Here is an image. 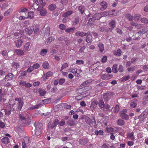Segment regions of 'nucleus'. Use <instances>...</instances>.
<instances>
[{
    "label": "nucleus",
    "instance_id": "1",
    "mask_svg": "<svg viewBox=\"0 0 148 148\" xmlns=\"http://www.w3.org/2000/svg\"><path fill=\"white\" fill-rule=\"evenodd\" d=\"M34 125L35 127L34 132L36 135L38 136L41 133V130L42 129V124L40 123H35Z\"/></svg>",
    "mask_w": 148,
    "mask_h": 148
},
{
    "label": "nucleus",
    "instance_id": "2",
    "mask_svg": "<svg viewBox=\"0 0 148 148\" xmlns=\"http://www.w3.org/2000/svg\"><path fill=\"white\" fill-rule=\"evenodd\" d=\"M28 10L27 9L25 8L22 7L21 8L20 10H19V13H20V15L19 17V20L25 19L27 18V17H26V13Z\"/></svg>",
    "mask_w": 148,
    "mask_h": 148
},
{
    "label": "nucleus",
    "instance_id": "3",
    "mask_svg": "<svg viewBox=\"0 0 148 148\" xmlns=\"http://www.w3.org/2000/svg\"><path fill=\"white\" fill-rule=\"evenodd\" d=\"M85 120L87 124L90 125H92L95 128L97 127V125L94 117H92V119H91L88 117H86L85 118Z\"/></svg>",
    "mask_w": 148,
    "mask_h": 148
},
{
    "label": "nucleus",
    "instance_id": "4",
    "mask_svg": "<svg viewBox=\"0 0 148 148\" xmlns=\"http://www.w3.org/2000/svg\"><path fill=\"white\" fill-rule=\"evenodd\" d=\"M27 119L24 116V115L20 114L19 115V125L23 126L26 124Z\"/></svg>",
    "mask_w": 148,
    "mask_h": 148
},
{
    "label": "nucleus",
    "instance_id": "5",
    "mask_svg": "<svg viewBox=\"0 0 148 148\" xmlns=\"http://www.w3.org/2000/svg\"><path fill=\"white\" fill-rule=\"evenodd\" d=\"M34 1L35 3L33 4V6L34 7H35L36 5L38 6L37 9L42 8L45 5V3L43 2L42 0H34Z\"/></svg>",
    "mask_w": 148,
    "mask_h": 148
},
{
    "label": "nucleus",
    "instance_id": "6",
    "mask_svg": "<svg viewBox=\"0 0 148 148\" xmlns=\"http://www.w3.org/2000/svg\"><path fill=\"white\" fill-rule=\"evenodd\" d=\"M112 77V75L108 73L101 74L100 75V78L103 80H108L111 78Z\"/></svg>",
    "mask_w": 148,
    "mask_h": 148
},
{
    "label": "nucleus",
    "instance_id": "7",
    "mask_svg": "<svg viewBox=\"0 0 148 148\" xmlns=\"http://www.w3.org/2000/svg\"><path fill=\"white\" fill-rule=\"evenodd\" d=\"M70 72L73 73L74 75L76 77H78L81 71L79 69H77L75 68H72L69 69Z\"/></svg>",
    "mask_w": 148,
    "mask_h": 148
},
{
    "label": "nucleus",
    "instance_id": "8",
    "mask_svg": "<svg viewBox=\"0 0 148 148\" xmlns=\"http://www.w3.org/2000/svg\"><path fill=\"white\" fill-rule=\"evenodd\" d=\"M127 112V110L126 109H123L121 112L120 116L123 119L127 120L129 117L128 115L126 113Z\"/></svg>",
    "mask_w": 148,
    "mask_h": 148
},
{
    "label": "nucleus",
    "instance_id": "9",
    "mask_svg": "<svg viewBox=\"0 0 148 148\" xmlns=\"http://www.w3.org/2000/svg\"><path fill=\"white\" fill-rule=\"evenodd\" d=\"M105 12L96 13L93 16V19L95 20L100 19L103 16H104V13Z\"/></svg>",
    "mask_w": 148,
    "mask_h": 148
},
{
    "label": "nucleus",
    "instance_id": "10",
    "mask_svg": "<svg viewBox=\"0 0 148 148\" xmlns=\"http://www.w3.org/2000/svg\"><path fill=\"white\" fill-rule=\"evenodd\" d=\"M34 27L33 26H31L25 28V32L29 35L31 34L34 31Z\"/></svg>",
    "mask_w": 148,
    "mask_h": 148
},
{
    "label": "nucleus",
    "instance_id": "11",
    "mask_svg": "<svg viewBox=\"0 0 148 148\" xmlns=\"http://www.w3.org/2000/svg\"><path fill=\"white\" fill-rule=\"evenodd\" d=\"M53 74V72L51 71L47 72L46 74L43 75L42 76V78L43 80L46 81L48 78L51 76Z\"/></svg>",
    "mask_w": 148,
    "mask_h": 148
},
{
    "label": "nucleus",
    "instance_id": "12",
    "mask_svg": "<svg viewBox=\"0 0 148 148\" xmlns=\"http://www.w3.org/2000/svg\"><path fill=\"white\" fill-rule=\"evenodd\" d=\"M112 96L111 92H106L103 94V98L105 100L107 101L110 99Z\"/></svg>",
    "mask_w": 148,
    "mask_h": 148
},
{
    "label": "nucleus",
    "instance_id": "13",
    "mask_svg": "<svg viewBox=\"0 0 148 148\" xmlns=\"http://www.w3.org/2000/svg\"><path fill=\"white\" fill-rule=\"evenodd\" d=\"M127 138L132 140H135V138L134 133L133 132H129L127 134Z\"/></svg>",
    "mask_w": 148,
    "mask_h": 148
},
{
    "label": "nucleus",
    "instance_id": "14",
    "mask_svg": "<svg viewBox=\"0 0 148 148\" xmlns=\"http://www.w3.org/2000/svg\"><path fill=\"white\" fill-rule=\"evenodd\" d=\"M29 138L25 137L23 138V141L22 142V148H26V143L29 142Z\"/></svg>",
    "mask_w": 148,
    "mask_h": 148
},
{
    "label": "nucleus",
    "instance_id": "15",
    "mask_svg": "<svg viewBox=\"0 0 148 148\" xmlns=\"http://www.w3.org/2000/svg\"><path fill=\"white\" fill-rule=\"evenodd\" d=\"M100 5L101 6L100 8V9L101 11L105 10L107 7V5L106 3L104 1L100 3Z\"/></svg>",
    "mask_w": 148,
    "mask_h": 148
},
{
    "label": "nucleus",
    "instance_id": "16",
    "mask_svg": "<svg viewBox=\"0 0 148 148\" xmlns=\"http://www.w3.org/2000/svg\"><path fill=\"white\" fill-rule=\"evenodd\" d=\"M88 142V140L87 138L80 139L79 141V144L84 145L87 144Z\"/></svg>",
    "mask_w": 148,
    "mask_h": 148
},
{
    "label": "nucleus",
    "instance_id": "17",
    "mask_svg": "<svg viewBox=\"0 0 148 148\" xmlns=\"http://www.w3.org/2000/svg\"><path fill=\"white\" fill-rule=\"evenodd\" d=\"M13 77V75L12 73H8L4 79L5 81H8L12 80Z\"/></svg>",
    "mask_w": 148,
    "mask_h": 148
},
{
    "label": "nucleus",
    "instance_id": "18",
    "mask_svg": "<svg viewBox=\"0 0 148 148\" xmlns=\"http://www.w3.org/2000/svg\"><path fill=\"white\" fill-rule=\"evenodd\" d=\"M137 101L138 100H135V99L132 100L130 103V107L132 108L136 107L137 105Z\"/></svg>",
    "mask_w": 148,
    "mask_h": 148
},
{
    "label": "nucleus",
    "instance_id": "19",
    "mask_svg": "<svg viewBox=\"0 0 148 148\" xmlns=\"http://www.w3.org/2000/svg\"><path fill=\"white\" fill-rule=\"evenodd\" d=\"M86 35V41L88 43L91 42L92 39V35L90 34V32H88V34H87Z\"/></svg>",
    "mask_w": 148,
    "mask_h": 148
},
{
    "label": "nucleus",
    "instance_id": "20",
    "mask_svg": "<svg viewBox=\"0 0 148 148\" xmlns=\"http://www.w3.org/2000/svg\"><path fill=\"white\" fill-rule=\"evenodd\" d=\"M98 47L100 52L101 53L103 52L104 50V47L103 44L101 42H99L98 44Z\"/></svg>",
    "mask_w": 148,
    "mask_h": 148
},
{
    "label": "nucleus",
    "instance_id": "21",
    "mask_svg": "<svg viewBox=\"0 0 148 148\" xmlns=\"http://www.w3.org/2000/svg\"><path fill=\"white\" fill-rule=\"evenodd\" d=\"M73 12L72 10H69L66 12L64 13L62 15V16L66 18L71 15Z\"/></svg>",
    "mask_w": 148,
    "mask_h": 148
},
{
    "label": "nucleus",
    "instance_id": "22",
    "mask_svg": "<svg viewBox=\"0 0 148 148\" xmlns=\"http://www.w3.org/2000/svg\"><path fill=\"white\" fill-rule=\"evenodd\" d=\"M50 28L49 27H47L45 29V31L44 36L47 37L50 34Z\"/></svg>",
    "mask_w": 148,
    "mask_h": 148
},
{
    "label": "nucleus",
    "instance_id": "23",
    "mask_svg": "<svg viewBox=\"0 0 148 148\" xmlns=\"http://www.w3.org/2000/svg\"><path fill=\"white\" fill-rule=\"evenodd\" d=\"M1 141L4 144H7L9 142V140L8 137H5L2 139Z\"/></svg>",
    "mask_w": 148,
    "mask_h": 148
},
{
    "label": "nucleus",
    "instance_id": "24",
    "mask_svg": "<svg viewBox=\"0 0 148 148\" xmlns=\"http://www.w3.org/2000/svg\"><path fill=\"white\" fill-rule=\"evenodd\" d=\"M125 123L124 121L121 119H119L117 121V124L120 126L123 125L125 124Z\"/></svg>",
    "mask_w": 148,
    "mask_h": 148
},
{
    "label": "nucleus",
    "instance_id": "25",
    "mask_svg": "<svg viewBox=\"0 0 148 148\" xmlns=\"http://www.w3.org/2000/svg\"><path fill=\"white\" fill-rule=\"evenodd\" d=\"M90 81L88 80L84 82L83 83L81 84V86L82 87H85L87 86L88 85H89L91 83Z\"/></svg>",
    "mask_w": 148,
    "mask_h": 148
},
{
    "label": "nucleus",
    "instance_id": "26",
    "mask_svg": "<svg viewBox=\"0 0 148 148\" xmlns=\"http://www.w3.org/2000/svg\"><path fill=\"white\" fill-rule=\"evenodd\" d=\"M67 123L68 125L71 126H73L75 125V121L73 120H69L67 121Z\"/></svg>",
    "mask_w": 148,
    "mask_h": 148
},
{
    "label": "nucleus",
    "instance_id": "27",
    "mask_svg": "<svg viewBox=\"0 0 148 148\" xmlns=\"http://www.w3.org/2000/svg\"><path fill=\"white\" fill-rule=\"evenodd\" d=\"M30 45V43L29 42H27L23 47V50L24 51H25L28 50L29 48Z\"/></svg>",
    "mask_w": 148,
    "mask_h": 148
},
{
    "label": "nucleus",
    "instance_id": "28",
    "mask_svg": "<svg viewBox=\"0 0 148 148\" xmlns=\"http://www.w3.org/2000/svg\"><path fill=\"white\" fill-rule=\"evenodd\" d=\"M141 17L140 14H137L134 15V20L135 21H139Z\"/></svg>",
    "mask_w": 148,
    "mask_h": 148
},
{
    "label": "nucleus",
    "instance_id": "29",
    "mask_svg": "<svg viewBox=\"0 0 148 148\" xmlns=\"http://www.w3.org/2000/svg\"><path fill=\"white\" fill-rule=\"evenodd\" d=\"M79 21V17H77L75 18L73 21V25H76L77 24Z\"/></svg>",
    "mask_w": 148,
    "mask_h": 148
},
{
    "label": "nucleus",
    "instance_id": "30",
    "mask_svg": "<svg viewBox=\"0 0 148 148\" xmlns=\"http://www.w3.org/2000/svg\"><path fill=\"white\" fill-rule=\"evenodd\" d=\"M115 21L114 20H111L109 23L110 27L112 29H113L115 27Z\"/></svg>",
    "mask_w": 148,
    "mask_h": 148
},
{
    "label": "nucleus",
    "instance_id": "31",
    "mask_svg": "<svg viewBox=\"0 0 148 148\" xmlns=\"http://www.w3.org/2000/svg\"><path fill=\"white\" fill-rule=\"evenodd\" d=\"M24 104L23 99V98L19 99V110L21 109V108Z\"/></svg>",
    "mask_w": 148,
    "mask_h": 148
},
{
    "label": "nucleus",
    "instance_id": "32",
    "mask_svg": "<svg viewBox=\"0 0 148 148\" xmlns=\"http://www.w3.org/2000/svg\"><path fill=\"white\" fill-rule=\"evenodd\" d=\"M42 67L45 69H48L49 68V64L48 62L45 61L42 63Z\"/></svg>",
    "mask_w": 148,
    "mask_h": 148
},
{
    "label": "nucleus",
    "instance_id": "33",
    "mask_svg": "<svg viewBox=\"0 0 148 148\" xmlns=\"http://www.w3.org/2000/svg\"><path fill=\"white\" fill-rule=\"evenodd\" d=\"M121 50L120 49H118L116 51L114 52V55L120 56L121 55Z\"/></svg>",
    "mask_w": 148,
    "mask_h": 148
},
{
    "label": "nucleus",
    "instance_id": "34",
    "mask_svg": "<svg viewBox=\"0 0 148 148\" xmlns=\"http://www.w3.org/2000/svg\"><path fill=\"white\" fill-rule=\"evenodd\" d=\"M12 10L11 8H9L7 11H5L4 13L5 16H6L10 15L12 12Z\"/></svg>",
    "mask_w": 148,
    "mask_h": 148
},
{
    "label": "nucleus",
    "instance_id": "35",
    "mask_svg": "<svg viewBox=\"0 0 148 148\" xmlns=\"http://www.w3.org/2000/svg\"><path fill=\"white\" fill-rule=\"evenodd\" d=\"M28 17L27 18H33L34 16V13L33 12H29L27 13Z\"/></svg>",
    "mask_w": 148,
    "mask_h": 148
},
{
    "label": "nucleus",
    "instance_id": "36",
    "mask_svg": "<svg viewBox=\"0 0 148 148\" xmlns=\"http://www.w3.org/2000/svg\"><path fill=\"white\" fill-rule=\"evenodd\" d=\"M55 39V38L53 36H51L48 38V39L46 41L45 43L46 44H47V43H48L49 42H51L54 40Z\"/></svg>",
    "mask_w": 148,
    "mask_h": 148
},
{
    "label": "nucleus",
    "instance_id": "37",
    "mask_svg": "<svg viewBox=\"0 0 148 148\" xmlns=\"http://www.w3.org/2000/svg\"><path fill=\"white\" fill-rule=\"evenodd\" d=\"M98 103V101L96 100L93 101L91 103V107L93 108H95Z\"/></svg>",
    "mask_w": 148,
    "mask_h": 148
},
{
    "label": "nucleus",
    "instance_id": "38",
    "mask_svg": "<svg viewBox=\"0 0 148 148\" xmlns=\"http://www.w3.org/2000/svg\"><path fill=\"white\" fill-rule=\"evenodd\" d=\"M130 76L128 75L127 76H123L121 78V82H124L130 79Z\"/></svg>",
    "mask_w": 148,
    "mask_h": 148
},
{
    "label": "nucleus",
    "instance_id": "39",
    "mask_svg": "<svg viewBox=\"0 0 148 148\" xmlns=\"http://www.w3.org/2000/svg\"><path fill=\"white\" fill-rule=\"evenodd\" d=\"M78 9L81 13L82 14L85 10V7L84 6L81 5L78 8Z\"/></svg>",
    "mask_w": 148,
    "mask_h": 148
},
{
    "label": "nucleus",
    "instance_id": "40",
    "mask_svg": "<svg viewBox=\"0 0 148 148\" xmlns=\"http://www.w3.org/2000/svg\"><path fill=\"white\" fill-rule=\"evenodd\" d=\"M68 66V64L67 63H63L61 68L60 71L62 72L64 69L67 68Z\"/></svg>",
    "mask_w": 148,
    "mask_h": 148
},
{
    "label": "nucleus",
    "instance_id": "41",
    "mask_svg": "<svg viewBox=\"0 0 148 148\" xmlns=\"http://www.w3.org/2000/svg\"><path fill=\"white\" fill-rule=\"evenodd\" d=\"M56 5L55 4H53L49 6V8L50 10L53 11L56 8Z\"/></svg>",
    "mask_w": 148,
    "mask_h": 148
},
{
    "label": "nucleus",
    "instance_id": "42",
    "mask_svg": "<svg viewBox=\"0 0 148 148\" xmlns=\"http://www.w3.org/2000/svg\"><path fill=\"white\" fill-rule=\"evenodd\" d=\"M40 13L41 16H44L46 15L47 12L45 9H43L40 10Z\"/></svg>",
    "mask_w": 148,
    "mask_h": 148
},
{
    "label": "nucleus",
    "instance_id": "43",
    "mask_svg": "<svg viewBox=\"0 0 148 148\" xmlns=\"http://www.w3.org/2000/svg\"><path fill=\"white\" fill-rule=\"evenodd\" d=\"M99 107L101 108H103L104 107V103L103 100H100L98 103Z\"/></svg>",
    "mask_w": 148,
    "mask_h": 148
},
{
    "label": "nucleus",
    "instance_id": "44",
    "mask_svg": "<svg viewBox=\"0 0 148 148\" xmlns=\"http://www.w3.org/2000/svg\"><path fill=\"white\" fill-rule=\"evenodd\" d=\"M75 29V27L69 28L65 29V31L67 33H70L73 32Z\"/></svg>",
    "mask_w": 148,
    "mask_h": 148
},
{
    "label": "nucleus",
    "instance_id": "45",
    "mask_svg": "<svg viewBox=\"0 0 148 148\" xmlns=\"http://www.w3.org/2000/svg\"><path fill=\"white\" fill-rule=\"evenodd\" d=\"M47 52V50L46 49H43L40 52V54L42 56L45 55Z\"/></svg>",
    "mask_w": 148,
    "mask_h": 148
},
{
    "label": "nucleus",
    "instance_id": "46",
    "mask_svg": "<svg viewBox=\"0 0 148 148\" xmlns=\"http://www.w3.org/2000/svg\"><path fill=\"white\" fill-rule=\"evenodd\" d=\"M127 17L128 18V20L130 21H132L134 20V16H133L130 14H127Z\"/></svg>",
    "mask_w": 148,
    "mask_h": 148
},
{
    "label": "nucleus",
    "instance_id": "47",
    "mask_svg": "<svg viewBox=\"0 0 148 148\" xmlns=\"http://www.w3.org/2000/svg\"><path fill=\"white\" fill-rule=\"evenodd\" d=\"M117 65L116 64H114L113 65L112 68V71L114 73H116L118 71L117 69Z\"/></svg>",
    "mask_w": 148,
    "mask_h": 148
},
{
    "label": "nucleus",
    "instance_id": "48",
    "mask_svg": "<svg viewBox=\"0 0 148 148\" xmlns=\"http://www.w3.org/2000/svg\"><path fill=\"white\" fill-rule=\"evenodd\" d=\"M35 29L34 30V33L35 34L37 33L39 30V27L38 25L36 24L35 25Z\"/></svg>",
    "mask_w": 148,
    "mask_h": 148
},
{
    "label": "nucleus",
    "instance_id": "49",
    "mask_svg": "<svg viewBox=\"0 0 148 148\" xmlns=\"http://www.w3.org/2000/svg\"><path fill=\"white\" fill-rule=\"evenodd\" d=\"M143 101L142 103L143 105H146L147 104V102L148 101V95L144 97L143 98Z\"/></svg>",
    "mask_w": 148,
    "mask_h": 148
},
{
    "label": "nucleus",
    "instance_id": "50",
    "mask_svg": "<svg viewBox=\"0 0 148 148\" xmlns=\"http://www.w3.org/2000/svg\"><path fill=\"white\" fill-rule=\"evenodd\" d=\"M40 96H44L46 93V92L44 90L42 89H40L39 91Z\"/></svg>",
    "mask_w": 148,
    "mask_h": 148
},
{
    "label": "nucleus",
    "instance_id": "51",
    "mask_svg": "<svg viewBox=\"0 0 148 148\" xmlns=\"http://www.w3.org/2000/svg\"><path fill=\"white\" fill-rule=\"evenodd\" d=\"M59 120H58L56 119L52 123V125L53 127H54L56 126L59 123Z\"/></svg>",
    "mask_w": 148,
    "mask_h": 148
},
{
    "label": "nucleus",
    "instance_id": "52",
    "mask_svg": "<svg viewBox=\"0 0 148 148\" xmlns=\"http://www.w3.org/2000/svg\"><path fill=\"white\" fill-rule=\"evenodd\" d=\"M140 21L142 23H148V19L144 17L141 18Z\"/></svg>",
    "mask_w": 148,
    "mask_h": 148
},
{
    "label": "nucleus",
    "instance_id": "53",
    "mask_svg": "<svg viewBox=\"0 0 148 148\" xmlns=\"http://www.w3.org/2000/svg\"><path fill=\"white\" fill-rule=\"evenodd\" d=\"M106 130L108 133L112 132L113 131V128L111 127H107L106 129Z\"/></svg>",
    "mask_w": 148,
    "mask_h": 148
},
{
    "label": "nucleus",
    "instance_id": "54",
    "mask_svg": "<svg viewBox=\"0 0 148 148\" xmlns=\"http://www.w3.org/2000/svg\"><path fill=\"white\" fill-rule=\"evenodd\" d=\"M118 71L120 73L124 71L123 66L122 65L119 66Z\"/></svg>",
    "mask_w": 148,
    "mask_h": 148
},
{
    "label": "nucleus",
    "instance_id": "55",
    "mask_svg": "<svg viewBox=\"0 0 148 148\" xmlns=\"http://www.w3.org/2000/svg\"><path fill=\"white\" fill-rule=\"evenodd\" d=\"M40 105L38 104L32 107H31L29 109L30 110H33V109H37L40 106Z\"/></svg>",
    "mask_w": 148,
    "mask_h": 148
},
{
    "label": "nucleus",
    "instance_id": "56",
    "mask_svg": "<svg viewBox=\"0 0 148 148\" xmlns=\"http://www.w3.org/2000/svg\"><path fill=\"white\" fill-rule=\"evenodd\" d=\"M95 20L93 19V17L91 18H90L89 19L88 22L87 23V25L89 26H91L92 23H90L92 21H94Z\"/></svg>",
    "mask_w": 148,
    "mask_h": 148
},
{
    "label": "nucleus",
    "instance_id": "57",
    "mask_svg": "<svg viewBox=\"0 0 148 148\" xmlns=\"http://www.w3.org/2000/svg\"><path fill=\"white\" fill-rule=\"evenodd\" d=\"M32 66L33 67V68L34 69H37L38 68L40 67V65L38 63H35L33 64Z\"/></svg>",
    "mask_w": 148,
    "mask_h": 148
},
{
    "label": "nucleus",
    "instance_id": "58",
    "mask_svg": "<svg viewBox=\"0 0 148 148\" xmlns=\"http://www.w3.org/2000/svg\"><path fill=\"white\" fill-rule=\"evenodd\" d=\"M146 32V29H142L140 30V31L137 32V33L138 34H143L145 33Z\"/></svg>",
    "mask_w": 148,
    "mask_h": 148
},
{
    "label": "nucleus",
    "instance_id": "59",
    "mask_svg": "<svg viewBox=\"0 0 148 148\" xmlns=\"http://www.w3.org/2000/svg\"><path fill=\"white\" fill-rule=\"evenodd\" d=\"M34 70V69L32 66H30L26 70L27 71L28 73H31Z\"/></svg>",
    "mask_w": 148,
    "mask_h": 148
},
{
    "label": "nucleus",
    "instance_id": "60",
    "mask_svg": "<svg viewBox=\"0 0 148 148\" xmlns=\"http://www.w3.org/2000/svg\"><path fill=\"white\" fill-rule=\"evenodd\" d=\"M59 27L60 29L62 30H65L66 28L65 25L62 24H60L59 25Z\"/></svg>",
    "mask_w": 148,
    "mask_h": 148
},
{
    "label": "nucleus",
    "instance_id": "61",
    "mask_svg": "<svg viewBox=\"0 0 148 148\" xmlns=\"http://www.w3.org/2000/svg\"><path fill=\"white\" fill-rule=\"evenodd\" d=\"M76 63L78 65L83 64L84 61L82 60H77L76 61Z\"/></svg>",
    "mask_w": 148,
    "mask_h": 148
},
{
    "label": "nucleus",
    "instance_id": "62",
    "mask_svg": "<svg viewBox=\"0 0 148 148\" xmlns=\"http://www.w3.org/2000/svg\"><path fill=\"white\" fill-rule=\"evenodd\" d=\"M119 106L118 105H116L114 108L115 113H117L119 110Z\"/></svg>",
    "mask_w": 148,
    "mask_h": 148
},
{
    "label": "nucleus",
    "instance_id": "63",
    "mask_svg": "<svg viewBox=\"0 0 148 148\" xmlns=\"http://www.w3.org/2000/svg\"><path fill=\"white\" fill-rule=\"evenodd\" d=\"M4 96V94L3 92L2 89H0V100H2V98Z\"/></svg>",
    "mask_w": 148,
    "mask_h": 148
},
{
    "label": "nucleus",
    "instance_id": "64",
    "mask_svg": "<svg viewBox=\"0 0 148 148\" xmlns=\"http://www.w3.org/2000/svg\"><path fill=\"white\" fill-rule=\"evenodd\" d=\"M65 82V79L63 78L60 79L58 81L59 84L62 85Z\"/></svg>",
    "mask_w": 148,
    "mask_h": 148
}]
</instances>
